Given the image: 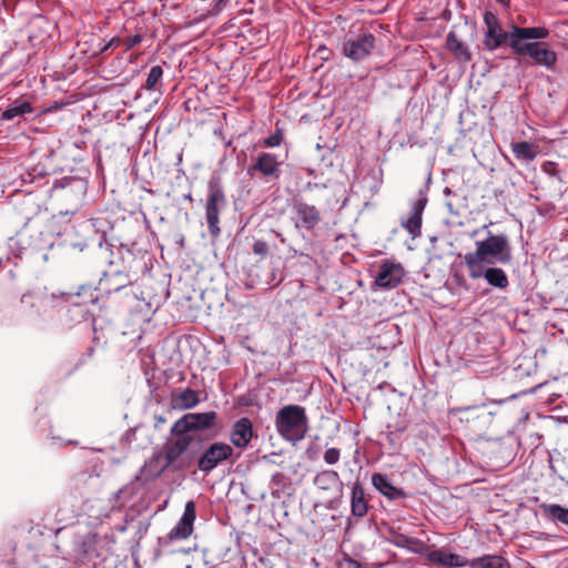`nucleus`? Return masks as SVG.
I'll return each mask as SVG.
<instances>
[{"label": "nucleus", "mask_w": 568, "mask_h": 568, "mask_svg": "<svg viewBox=\"0 0 568 568\" xmlns=\"http://www.w3.org/2000/svg\"><path fill=\"white\" fill-rule=\"evenodd\" d=\"M513 260V248L509 237L505 233L491 234L483 241L476 242V250L464 255V264L471 280L484 278L491 287L506 291L509 278L506 272L494 266L499 263L509 264Z\"/></svg>", "instance_id": "obj_1"}, {"label": "nucleus", "mask_w": 568, "mask_h": 568, "mask_svg": "<svg viewBox=\"0 0 568 568\" xmlns=\"http://www.w3.org/2000/svg\"><path fill=\"white\" fill-rule=\"evenodd\" d=\"M146 256V252H139V256H134L132 263L126 266V270L104 272L100 280L101 290L108 294L116 293L138 282L139 277L148 273L152 267L148 265Z\"/></svg>", "instance_id": "obj_2"}, {"label": "nucleus", "mask_w": 568, "mask_h": 568, "mask_svg": "<svg viewBox=\"0 0 568 568\" xmlns=\"http://www.w3.org/2000/svg\"><path fill=\"white\" fill-rule=\"evenodd\" d=\"M227 199L220 175H212L207 182V193L204 205L207 231L213 240L221 235L220 214L226 209Z\"/></svg>", "instance_id": "obj_3"}, {"label": "nucleus", "mask_w": 568, "mask_h": 568, "mask_svg": "<svg viewBox=\"0 0 568 568\" xmlns=\"http://www.w3.org/2000/svg\"><path fill=\"white\" fill-rule=\"evenodd\" d=\"M275 426L278 434L290 440L298 442L304 438L308 428L306 410L300 405H286L275 416Z\"/></svg>", "instance_id": "obj_4"}, {"label": "nucleus", "mask_w": 568, "mask_h": 568, "mask_svg": "<svg viewBox=\"0 0 568 568\" xmlns=\"http://www.w3.org/2000/svg\"><path fill=\"white\" fill-rule=\"evenodd\" d=\"M486 31L481 42V49L493 52L507 43L511 48L513 29L507 32L503 29L498 18L490 11H486L483 17Z\"/></svg>", "instance_id": "obj_5"}, {"label": "nucleus", "mask_w": 568, "mask_h": 568, "mask_svg": "<svg viewBox=\"0 0 568 568\" xmlns=\"http://www.w3.org/2000/svg\"><path fill=\"white\" fill-rule=\"evenodd\" d=\"M376 39L373 33L361 29L358 33L349 34L343 43V53L354 62L369 57L375 48Z\"/></svg>", "instance_id": "obj_6"}, {"label": "nucleus", "mask_w": 568, "mask_h": 568, "mask_svg": "<svg viewBox=\"0 0 568 568\" xmlns=\"http://www.w3.org/2000/svg\"><path fill=\"white\" fill-rule=\"evenodd\" d=\"M294 226L297 231H313L322 221L321 211L303 197L295 196L292 200Z\"/></svg>", "instance_id": "obj_7"}, {"label": "nucleus", "mask_w": 568, "mask_h": 568, "mask_svg": "<svg viewBox=\"0 0 568 568\" xmlns=\"http://www.w3.org/2000/svg\"><path fill=\"white\" fill-rule=\"evenodd\" d=\"M282 164L283 160H281L276 154L271 152H261L247 168V174L251 178L260 175L266 182L275 181L281 178Z\"/></svg>", "instance_id": "obj_8"}, {"label": "nucleus", "mask_w": 568, "mask_h": 568, "mask_svg": "<svg viewBox=\"0 0 568 568\" xmlns=\"http://www.w3.org/2000/svg\"><path fill=\"white\" fill-rule=\"evenodd\" d=\"M88 182L77 176H63L55 180L52 184L51 192L53 196L68 200L78 204L82 201L87 193Z\"/></svg>", "instance_id": "obj_9"}, {"label": "nucleus", "mask_w": 568, "mask_h": 568, "mask_svg": "<svg viewBox=\"0 0 568 568\" xmlns=\"http://www.w3.org/2000/svg\"><path fill=\"white\" fill-rule=\"evenodd\" d=\"M427 187L425 190H419L418 199L412 202L410 211L407 219H403L400 222L402 227H404L412 239H416L422 233V223H423V212L427 205Z\"/></svg>", "instance_id": "obj_10"}, {"label": "nucleus", "mask_w": 568, "mask_h": 568, "mask_svg": "<svg viewBox=\"0 0 568 568\" xmlns=\"http://www.w3.org/2000/svg\"><path fill=\"white\" fill-rule=\"evenodd\" d=\"M405 275L404 268L399 263L390 260H384L381 263L379 271L374 280V285L383 290L397 287Z\"/></svg>", "instance_id": "obj_11"}, {"label": "nucleus", "mask_w": 568, "mask_h": 568, "mask_svg": "<svg viewBox=\"0 0 568 568\" xmlns=\"http://www.w3.org/2000/svg\"><path fill=\"white\" fill-rule=\"evenodd\" d=\"M216 419L215 412L190 413L179 418L172 426L171 433L210 428Z\"/></svg>", "instance_id": "obj_12"}, {"label": "nucleus", "mask_w": 568, "mask_h": 568, "mask_svg": "<svg viewBox=\"0 0 568 568\" xmlns=\"http://www.w3.org/2000/svg\"><path fill=\"white\" fill-rule=\"evenodd\" d=\"M51 300L54 302L57 300L55 294H51ZM60 301L57 306H59L61 310H65V317L67 321H69L72 324L82 323V322H89L93 320L92 313L89 311V308L80 304L79 301L71 298L69 295L62 293L60 297H58Z\"/></svg>", "instance_id": "obj_13"}, {"label": "nucleus", "mask_w": 568, "mask_h": 568, "mask_svg": "<svg viewBox=\"0 0 568 568\" xmlns=\"http://www.w3.org/2000/svg\"><path fill=\"white\" fill-rule=\"evenodd\" d=\"M514 53L519 57L528 54L536 64L547 69H554L557 62L556 52L550 50L545 42H527L519 52Z\"/></svg>", "instance_id": "obj_14"}, {"label": "nucleus", "mask_w": 568, "mask_h": 568, "mask_svg": "<svg viewBox=\"0 0 568 568\" xmlns=\"http://www.w3.org/2000/svg\"><path fill=\"white\" fill-rule=\"evenodd\" d=\"M195 520V503L189 500L185 504L184 511L179 523L171 529L168 535L169 540L186 539L193 531V523Z\"/></svg>", "instance_id": "obj_15"}, {"label": "nucleus", "mask_w": 568, "mask_h": 568, "mask_svg": "<svg viewBox=\"0 0 568 568\" xmlns=\"http://www.w3.org/2000/svg\"><path fill=\"white\" fill-rule=\"evenodd\" d=\"M549 36V30L544 27H529L523 28L513 24V52H519L527 42L524 40H539L546 39Z\"/></svg>", "instance_id": "obj_16"}, {"label": "nucleus", "mask_w": 568, "mask_h": 568, "mask_svg": "<svg viewBox=\"0 0 568 568\" xmlns=\"http://www.w3.org/2000/svg\"><path fill=\"white\" fill-rule=\"evenodd\" d=\"M175 437L168 439L164 445L166 462L176 460L190 446L193 440L189 430L183 433H171Z\"/></svg>", "instance_id": "obj_17"}, {"label": "nucleus", "mask_w": 568, "mask_h": 568, "mask_svg": "<svg viewBox=\"0 0 568 568\" xmlns=\"http://www.w3.org/2000/svg\"><path fill=\"white\" fill-rule=\"evenodd\" d=\"M254 435L253 424L247 417L236 420L231 429L230 438L234 446L244 448Z\"/></svg>", "instance_id": "obj_18"}, {"label": "nucleus", "mask_w": 568, "mask_h": 568, "mask_svg": "<svg viewBox=\"0 0 568 568\" xmlns=\"http://www.w3.org/2000/svg\"><path fill=\"white\" fill-rule=\"evenodd\" d=\"M427 558L430 562L446 568L465 567L468 565V560L465 557L445 549L432 550L428 552Z\"/></svg>", "instance_id": "obj_19"}, {"label": "nucleus", "mask_w": 568, "mask_h": 568, "mask_svg": "<svg viewBox=\"0 0 568 568\" xmlns=\"http://www.w3.org/2000/svg\"><path fill=\"white\" fill-rule=\"evenodd\" d=\"M372 484L388 500H398L406 497V493L393 485L390 479L381 473L372 476Z\"/></svg>", "instance_id": "obj_20"}, {"label": "nucleus", "mask_w": 568, "mask_h": 568, "mask_svg": "<svg viewBox=\"0 0 568 568\" xmlns=\"http://www.w3.org/2000/svg\"><path fill=\"white\" fill-rule=\"evenodd\" d=\"M314 484L317 488L334 494L341 493L343 487L338 474L334 470H323L318 473L314 478Z\"/></svg>", "instance_id": "obj_21"}, {"label": "nucleus", "mask_w": 568, "mask_h": 568, "mask_svg": "<svg viewBox=\"0 0 568 568\" xmlns=\"http://www.w3.org/2000/svg\"><path fill=\"white\" fill-rule=\"evenodd\" d=\"M233 456V448L225 443L212 444L197 462H224Z\"/></svg>", "instance_id": "obj_22"}, {"label": "nucleus", "mask_w": 568, "mask_h": 568, "mask_svg": "<svg viewBox=\"0 0 568 568\" xmlns=\"http://www.w3.org/2000/svg\"><path fill=\"white\" fill-rule=\"evenodd\" d=\"M351 509L355 517H364L368 510V500L364 488L358 483H355L352 487Z\"/></svg>", "instance_id": "obj_23"}, {"label": "nucleus", "mask_w": 568, "mask_h": 568, "mask_svg": "<svg viewBox=\"0 0 568 568\" xmlns=\"http://www.w3.org/2000/svg\"><path fill=\"white\" fill-rule=\"evenodd\" d=\"M511 151L515 158L521 162L534 161L540 152L537 144L527 141L511 143Z\"/></svg>", "instance_id": "obj_24"}, {"label": "nucleus", "mask_w": 568, "mask_h": 568, "mask_svg": "<svg viewBox=\"0 0 568 568\" xmlns=\"http://www.w3.org/2000/svg\"><path fill=\"white\" fill-rule=\"evenodd\" d=\"M446 47L456 59L464 62L471 60V53L469 52L468 47L457 38L455 32H449L447 34Z\"/></svg>", "instance_id": "obj_25"}, {"label": "nucleus", "mask_w": 568, "mask_h": 568, "mask_svg": "<svg viewBox=\"0 0 568 568\" xmlns=\"http://www.w3.org/2000/svg\"><path fill=\"white\" fill-rule=\"evenodd\" d=\"M136 494V484L123 486L110 498L111 511L120 510Z\"/></svg>", "instance_id": "obj_26"}, {"label": "nucleus", "mask_w": 568, "mask_h": 568, "mask_svg": "<svg viewBox=\"0 0 568 568\" xmlns=\"http://www.w3.org/2000/svg\"><path fill=\"white\" fill-rule=\"evenodd\" d=\"M199 403V393L191 388L184 389L172 398L173 407L176 409H191Z\"/></svg>", "instance_id": "obj_27"}, {"label": "nucleus", "mask_w": 568, "mask_h": 568, "mask_svg": "<svg viewBox=\"0 0 568 568\" xmlns=\"http://www.w3.org/2000/svg\"><path fill=\"white\" fill-rule=\"evenodd\" d=\"M490 445L493 452L495 453V458H499L506 462H514L516 457L514 449L517 446V443L513 438L504 442L494 440L490 443Z\"/></svg>", "instance_id": "obj_28"}, {"label": "nucleus", "mask_w": 568, "mask_h": 568, "mask_svg": "<svg viewBox=\"0 0 568 568\" xmlns=\"http://www.w3.org/2000/svg\"><path fill=\"white\" fill-rule=\"evenodd\" d=\"M540 509L552 523L568 526V508L558 504H541Z\"/></svg>", "instance_id": "obj_29"}, {"label": "nucleus", "mask_w": 568, "mask_h": 568, "mask_svg": "<svg viewBox=\"0 0 568 568\" xmlns=\"http://www.w3.org/2000/svg\"><path fill=\"white\" fill-rule=\"evenodd\" d=\"M468 566L470 568H510L508 561L497 555H486L474 558L468 562Z\"/></svg>", "instance_id": "obj_30"}, {"label": "nucleus", "mask_w": 568, "mask_h": 568, "mask_svg": "<svg viewBox=\"0 0 568 568\" xmlns=\"http://www.w3.org/2000/svg\"><path fill=\"white\" fill-rule=\"evenodd\" d=\"M170 464H143L140 473L135 476V481L144 485L158 478Z\"/></svg>", "instance_id": "obj_31"}, {"label": "nucleus", "mask_w": 568, "mask_h": 568, "mask_svg": "<svg viewBox=\"0 0 568 568\" xmlns=\"http://www.w3.org/2000/svg\"><path fill=\"white\" fill-rule=\"evenodd\" d=\"M50 227L51 232L57 236L70 235L74 231L70 219H68V211L53 215Z\"/></svg>", "instance_id": "obj_32"}, {"label": "nucleus", "mask_w": 568, "mask_h": 568, "mask_svg": "<svg viewBox=\"0 0 568 568\" xmlns=\"http://www.w3.org/2000/svg\"><path fill=\"white\" fill-rule=\"evenodd\" d=\"M32 112V106L28 101H14L10 104L7 110L2 113V119L13 120L17 116H22L27 113Z\"/></svg>", "instance_id": "obj_33"}, {"label": "nucleus", "mask_w": 568, "mask_h": 568, "mask_svg": "<svg viewBox=\"0 0 568 568\" xmlns=\"http://www.w3.org/2000/svg\"><path fill=\"white\" fill-rule=\"evenodd\" d=\"M71 298L77 300L80 304H83L88 307L89 304H94L98 302L97 290L90 285H83L77 293H65Z\"/></svg>", "instance_id": "obj_34"}, {"label": "nucleus", "mask_w": 568, "mask_h": 568, "mask_svg": "<svg viewBox=\"0 0 568 568\" xmlns=\"http://www.w3.org/2000/svg\"><path fill=\"white\" fill-rule=\"evenodd\" d=\"M163 78V69L161 65H153L149 73L145 83L142 85L143 90L155 91L159 90Z\"/></svg>", "instance_id": "obj_35"}, {"label": "nucleus", "mask_w": 568, "mask_h": 568, "mask_svg": "<svg viewBox=\"0 0 568 568\" xmlns=\"http://www.w3.org/2000/svg\"><path fill=\"white\" fill-rule=\"evenodd\" d=\"M272 484L276 487V491L278 493L292 484V478L285 471L274 473L272 475Z\"/></svg>", "instance_id": "obj_36"}, {"label": "nucleus", "mask_w": 568, "mask_h": 568, "mask_svg": "<svg viewBox=\"0 0 568 568\" xmlns=\"http://www.w3.org/2000/svg\"><path fill=\"white\" fill-rule=\"evenodd\" d=\"M452 284L459 292H467L470 290V285L465 275L459 271H454L450 276Z\"/></svg>", "instance_id": "obj_37"}, {"label": "nucleus", "mask_w": 568, "mask_h": 568, "mask_svg": "<svg viewBox=\"0 0 568 568\" xmlns=\"http://www.w3.org/2000/svg\"><path fill=\"white\" fill-rule=\"evenodd\" d=\"M252 251L254 254L264 257L268 254L270 247L265 241L256 240L252 246Z\"/></svg>", "instance_id": "obj_38"}, {"label": "nucleus", "mask_w": 568, "mask_h": 568, "mask_svg": "<svg viewBox=\"0 0 568 568\" xmlns=\"http://www.w3.org/2000/svg\"><path fill=\"white\" fill-rule=\"evenodd\" d=\"M282 140H283L282 133L280 131H276L275 133L267 136L264 140L263 144L267 148H275L281 144Z\"/></svg>", "instance_id": "obj_39"}, {"label": "nucleus", "mask_w": 568, "mask_h": 568, "mask_svg": "<svg viewBox=\"0 0 568 568\" xmlns=\"http://www.w3.org/2000/svg\"><path fill=\"white\" fill-rule=\"evenodd\" d=\"M143 37L141 34H134L132 37L126 38L123 43L125 47V51L131 50L135 45L140 44L142 42Z\"/></svg>", "instance_id": "obj_40"}, {"label": "nucleus", "mask_w": 568, "mask_h": 568, "mask_svg": "<svg viewBox=\"0 0 568 568\" xmlns=\"http://www.w3.org/2000/svg\"><path fill=\"white\" fill-rule=\"evenodd\" d=\"M339 450L337 448H328L324 454V462H338Z\"/></svg>", "instance_id": "obj_41"}, {"label": "nucleus", "mask_w": 568, "mask_h": 568, "mask_svg": "<svg viewBox=\"0 0 568 568\" xmlns=\"http://www.w3.org/2000/svg\"><path fill=\"white\" fill-rule=\"evenodd\" d=\"M122 43V40L118 37L112 38L109 42L104 43L100 49V53L106 52L111 48H116Z\"/></svg>", "instance_id": "obj_42"}, {"label": "nucleus", "mask_w": 568, "mask_h": 568, "mask_svg": "<svg viewBox=\"0 0 568 568\" xmlns=\"http://www.w3.org/2000/svg\"><path fill=\"white\" fill-rule=\"evenodd\" d=\"M65 245L68 247H70L71 250H74V251H78V252H83L84 248L88 247V244L85 241H78V242H67L65 241Z\"/></svg>", "instance_id": "obj_43"}, {"label": "nucleus", "mask_w": 568, "mask_h": 568, "mask_svg": "<svg viewBox=\"0 0 568 568\" xmlns=\"http://www.w3.org/2000/svg\"><path fill=\"white\" fill-rule=\"evenodd\" d=\"M36 302H37V298L33 294L31 293H26L21 296V303L24 305V306H29V307H34L36 305Z\"/></svg>", "instance_id": "obj_44"}, {"label": "nucleus", "mask_w": 568, "mask_h": 568, "mask_svg": "<svg viewBox=\"0 0 568 568\" xmlns=\"http://www.w3.org/2000/svg\"><path fill=\"white\" fill-rule=\"evenodd\" d=\"M231 0H215L213 11L215 14L220 13L224 8L229 6Z\"/></svg>", "instance_id": "obj_45"}, {"label": "nucleus", "mask_w": 568, "mask_h": 568, "mask_svg": "<svg viewBox=\"0 0 568 568\" xmlns=\"http://www.w3.org/2000/svg\"><path fill=\"white\" fill-rule=\"evenodd\" d=\"M316 52H317L318 57L324 61H327L332 53L331 50L328 48H326L325 45H320L317 48Z\"/></svg>", "instance_id": "obj_46"}, {"label": "nucleus", "mask_w": 568, "mask_h": 568, "mask_svg": "<svg viewBox=\"0 0 568 568\" xmlns=\"http://www.w3.org/2000/svg\"><path fill=\"white\" fill-rule=\"evenodd\" d=\"M200 469L205 473H210L213 468L217 466V464H197Z\"/></svg>", "instance_id": "obj_47"}, {"label": "nucleus", "mask_w": 568, "mask_h": 568, "mask_svg": "<svg viewBox=\"0 0 568 568\" xmlns=\"http://www.w3.org/2000/svg\"><path fill=\"white\" fill-rule=\"evenodd\" d=\"M540 453H546V450H545V449H542V448L537 447L535 450H532V452H531V454H532L534 456H537V455H538V454H540Z\"/></svg>", "instance_id": "obj_48"}, {"label": "nucleus", "mask_w": 568, "mask_h": 568, "mask_svg": "<svg viewBox=\"0 0 568 568\" xmlns=\"http://www.w3.org/2000/svg\"><path fill=\"white\" fill-rule=\"evenodd\" d=\"M156 422H158V424H163V423H165V418H164V417H162V416H159V417L156 418Z\"/></svg>", "instance_id": "obj_49"}, {"label": "nucleus", "mask_w": 568, "mask_h": 568, "mask_svg": "<svg viewBox=\"0 0 568 568\" xmlns=\"http://www.w3.org/2000/svg\"><path fill=\"white\" fill-rule=\"evenodd\" d=\"M499 3L507 6L509 4L510 0H497Z\"/></svg>", "instance_id": "obj_50"}, {"label": "nucleus", "mask_w": 568, "mask_h": 568, "mask_svg": "<svg viewBox=\"0 0 568 568\" xmlns=\"http://www.w3.org/2000/svg\"><path fill=\"white\" fill-rule=\"evenodd\" d=\"M444 194L450 195L452 194V190L449 187H445L444 189Z\"/></svg>", "instance_id": "obj_51"}]
</instances>
